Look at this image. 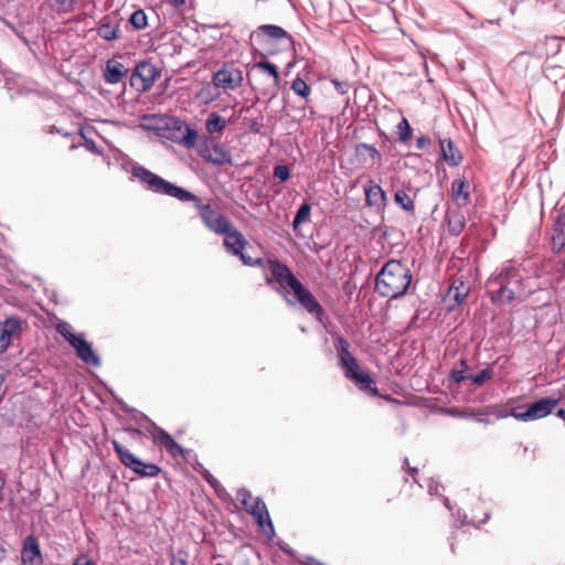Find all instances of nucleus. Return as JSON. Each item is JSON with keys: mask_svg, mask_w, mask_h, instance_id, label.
<instances>
[{"mask_svg": "<svg viewBox=\"0 0 565 565\" xmlns=\"http://www.w3.org/2000/svg\"><path fill=\"white\" fill-rule=\"evenodd\" d=\"M291 89L302 98H307L311 92L310 86L299 76L292 81Z\"/></svg>", "mask_w": 565, "mask_h": 565, "instance_id": "obj_43", "label": "nucleus"}, {"mask_svg": "<svg viewBox=\"0 0 565 565\" xmlns=\"http://www.w3.org/2000/svg\"><path fill=\"white\" fill-rule=\"evenodd\" d=\"M559 402V397L545 396L526 406L509 407L508 414L520 422H533L551 415Z\"/></svg>", "mask_w": 565, "mask_h": 565, "instance_id": "obj_6", "label": "nucleus"}, {"mask_svg": "<svg viewBox=\"0 0 565 565\" xmlns=\"http://www.w3.org/2000/svg\"><path fill=\"white\" fill-rule=\"evenodd\" d=\"M514 298V291L508 288V285H500V288L491 295V301L494 305L509 303Z\"/></svg>", "mask_w": 565, "mask_h": 565, "instance_id": "obj_30", "label": "nucleus"}, {"mask_svg": "<svg viewBox=\"0 0 565 565\" xmlns=\"http://www.w3.org/2000/svg\"><path fill=\"white\" fill-rule=\"evenodd\" d=\"M311 215V204L308 201H303L296 211L292 230L298 235V228L301 224L309 221Z\"/></svg>", "mask_w": 565, "mask_h": 565, "instance_id": "obj_27", "label": "nucleus"}, {"mask_svg": "<svg viewBox=\"0 0 565 565\" xmlns=\"http://www.w3.org/2000/svg\"><path fill=\"white\" fill-rule=\"evenodd\" d=\"M222 235H224L223 245L226 252L238 257L244 265L255 266L263 262L262 258H253L247 254V249H252V246L248 244L244 235L234 228L233 225L228 232L223 233Z\"/></svg>", "mask_w": 565, "mask_h": 565, "instance_id": "obj_7", "label": "nucleus"}, {"mask_svg": "<svg viewBox=\"0 0 565 565\" xmlns=\"http://www.w3.org/2000/svg\"><path fill=\"white\" fill-rule=\"evenodd\" d=\"M460 363L462 365V369H460V370L454 369V370H451L450 375H449V380L455 384H460L467 379V375H466V369L468 367L467 362H466V360H461Z\"/></svg>", "mask_w": 565, "mask_h": 565, "instance_id": "obj_46", "label": "nucleus"}, {"mask_svg": "<svg viewBox=\"0 0 565 565\" xmlns=\"http://www.w3.org/2000/svg\"><path fill=\"white\" fill-rule=\"evenodd\" d=\"M332 83H333V85H334V87H335V89H337V92H338V93H340V94H342V95L347 94V92H348V87H349L348 83H345V82H339V81H337V79H335V81H333Z\"/></svg>", "mask_w": 565, "mask_h": 565, "instance_id": "obj_59", "label": "nucleus"}, {"mask_svg": "<svg viewBox=\"0 0 565 565\" xmlns=\"http://www.w3.org/2000/svg\"><path fill=\"white\" fill-rule=\"evenodd\" d=\"M73 565H95V563L88 555L81 554L76 557Z\"/></svg>", "mask_w": 565, "mask_h": 565, "instance_id": "obj_55", "label": "nucleus"}, {"mask_svg": "<svg viewBox=\"0 0 565 565\" xmlns=\"http://www.w3.org/2000/svg\"><path fill=\"white\" fill-rule=\"evenodd\" d=\"M266 273V282H300L292 274L290 268L277 259H267L266 266H264Z\"/></svg>", "mask_w": 565, "mask_h": 565, "instance_id": "obj_12", "label": "nucleus"}, {"mask_svg": "<svg viewBox=\"0 0 565 565\" xmlns=\"http://www.w3.org/2000/svg\"><path fill=\"white\" fill-rule=\"evenodd\" d=\"M79 135L81 137L84 139V147L93 152V153H96V154H102V150L99 149V147L96 145V142L93 140V139H89L87 138L85 135H84V131L83 129L79 130Z\"/></svg>", "mask_w": 565, "mask_h": 565, "instance_id": "obj_51", "label": "nucleus"}, {"mask_svg": "<svg viewBox=\"0 0 565 565\" xmlns=\"http://www.w3.org/2000/svg\"><path fill=\"white\" fill-rule=\"evenodd\" d=\"M213 141H214V138L209 137V136H203L201 138H198L195 146L198 148V153L204 161H205V157H207V154L211 153V148H212Z\"/></svg>", "mask_w": 565, "mask_h": 565, "instance_id": "obj_40", "label": "nucleus"}, {"mask_svg": "<svg viewBox=\"0 0 565 565\" xmlns=\"http://www.w3.org/2000/svg\"><path fill=\"white\" fill-rule=\"evenodd\" d=\"M126 73H127V70L125 68V66L121 63H119L115 60H109L106 63L104 78H105V82L108 84H117L124 78Z\"/></svg>", "mask_w": 565, "mask_h": 565, "instance_id": "obj_20", "label": "nucleus"}, {"mask_svg": "<svg viewBox=\"0 0 565 565\" xmlns=\"http://www.w3.org/2000/svg\"><path fill=\"white\" fill-rule=\"evenodd\" d=\"M444 505H445L449 511H452V504H451V501L449 500V498L444 497Z\"/></svg>", "mask_w": 565, "mask_h": 565, "instance_id": "obj_64", "label": "nucleus"}, {"mask_svg": "<svg viewBox=\"0 0 565 565\" xmlns=\"http://www.w3.org/2000/svg\"><path fill=\"white\" fill-rule=\"evenodd\" d=\"M56 331L72 347L77 359L84 364L93 367H100L102 359L82 332H73L72 326L66 321L56 324Z\"/></svg>", "mask_w": 565, "mask_h": 565, "instance_id": "obj_5", "label": "nucleus"}, {"mask_svg": "<svg viewBox=\"0 0 565 565\" xmlns=\"http://www.w3.org/2000/svg\"><path fill=\"white\" fill-rule=\"evenodd\" d=\"M394 202L401 206L404 211L414 214L415 205L413 200L404 190H397L394 194Z\"/></svg>", "mask_w": 565, "mask_h": 565, "instance_id": "obj_34", "label": "nucleus"}, {"mask_svg": "<svg viewBox=\"0 0 565 565\" xmlns=\"http://www.w3.org/2000/svg\"><path fill=\"white\" fill-rule=\"evenodd\" d=\"M257 31L270 39L286 40L289 44L292 43V36L280 25L262 24L257 28Z\"/></svg>", "mask_w": 565, "mask_h": 565, "instance_id": "obj_22", "label": "nucleus"}, {"mask_svg": "<svg viewBox=\"0 0 565 565\" xmlns=\"http://www.w3.org/2000/svg\"><path fill=\"white\" fill-rule=\"evenodd\" d=\"M465 224L466 220L459 213L450 214L447 217L448 232L454 236H458L462 232Z\"/></svg>", "mask_w": 565, "mask_h": 565, "instance_id": "obj_31", "label": "nucleus"}, {"mask_svg": "<svg viewBox=\"0 0 565 565\" xmlns=\"http://www.w3.org/2000/svg\"><path fill=\"white\" fill-rule=\"evenodd\" d=\"M0 323H3L4 330L14 340L22 337L26 322L21 317L12 315L6 316Z\"/></svg>", "mask_w": 565, "mask_h": 565, "instance_id": "obj_19", "label": "nucleus"}, {"mask_svg": "<svg viewBox=\"0 0 565 565\" xmlns=\"http://www.w3.org/2000/svg\"><path fill=\"white\" fill-rule=\"evenodd\" d=\"M226 120L217 113H211L205 120V129L209 134H220L226 128Z\"/></svg>", "mask_w": 565, "mask_h": 565, "instance_id": "obj_28", "label": "nucleus"}, {"mask_svg": "<svg viewBox=\"0 0 565 565\" xmlns=\"http://www.w3.org/2000/svg\"><path fill=\"white\" fill-rule=\"evenodd\" d=\"M555 415L565 422V408H557Z\"/></svg>", "mask_w": 565, "mask_h": 565, "instance_id": "obj_62", "label": "nucleus"}, {"mask_svg": "<svg viewBox=\"0 0 565 565\" xmlns=\"http://www.w3.org/2000/svg\"><path fill=\"white\" fill-rule=\"evenodd\" d=\"M129 23L136 29V30H142L148 24V19L143 10L138 9L134 11L129 18Z\"/></svg>", "mask_w": 565, "mask_h": 565, "instance_id": "obj_41", "label": "nucleus"}, {"mask_svg": "<svg viewBox=\"0 0 565 565\" xmlns=\"http://www.w3.org/2000/svg\"><path fill=\"white\" fill-rule=\"evenodd\" d=\"M440 149H441V157L450 166V167H458L463 157L460 150L456 147L454 141L451 139H443L440 140Z\"/></svg>", "mask_w": 565, "mask_h": 565, "instance_id": "obj_18", "label": "nucleus"}, {"mask_svg": "<svg viewBox=\"0 0 565 565\" xmlns=\"http://www.w3.org/2000/svg\"><path fill=\"white\" fill-rule=\"evenodd\" d=\"M246 512L250 514L258 527V531L271 540L276 532L274 523L270 519L266 503L260 497L254 499L253 504L246 509Z\"/></svg>", "mask_w": 565, "mask_h": 565, "instance_id": "obj_9", "label": "nucleus"}, {"mask_svg": "<svg viewBox=\"0 0 565 565\" xmlns=\"http://www.w3.org/2000/svg\"><path fill=\"white\" fill-rule=\"evenodd\" d=\"M162 469L156 463L142 461L137 475L141 478H154L161 473Z\"/></svg>", "mask_w": 565, "mask_h": 565, "instance_id": "obj_37", "label": "nucleus"}, {"mask_svg": "<svg viewBox=\"0 0 565 565\" xmlns=\"http://www.w3.org/2000/svg\"><path fill=\"white\" fill-rule=\"evenodd\" d=\"M490 518H491V513H490V511H487V512H484L483 519L478 522L475 521L473 519L468 520V515L466 514V512L459 509L457 511V521H459V525H457V526L459 527V526H463L467 524H471L476 527H479L480 525L486 524L490 520Z\"/></svg>", "mask_w": 565, "mask_h": 565, "instance_id": "obj_36", "label": "nucleus"}, {"mask_svg": "<svg viewBox=\"0 0 565 565\" xmlns=\"http://www.w3.org/2000/svg\"><path fill=\"white\" fill-rule=\"evenodd\" d=\"M211 488L214 490L215 494H216L220 499H222V500H224V499H226V498H228V497H230L228 492H227V491H226V489L221 484V482H220V481H217L216 483H214Z\"/></svg>", "mask_w": 565, "mask_h": 565, "instance_id": "obj_53", "label": "nucleus"}, {"mask_svg": "<svg viewBox=\"0 0 565 565\" xmlns=\"http://www.w3.org/2000/svg\"><path fill=\"white\" fill-rule=\"evenodd\" d=\"M193 469L202 477V479L212 487L218 480L207 470L198 459L193 465Z\"/></svg>", "mask_w": 565, "mask_h": 565, "instance_id": "obj_44", "label": "nucleus"}, {"mask_svg": "<svg viewBox=\"0 0 565 565\" xmlns=\"http://www.w3.org/2000/svg\"><path fill=\"white\" fill-rule=\"evenodd\" d=\"M278 547L286 555H288L290 557H295L296 556V551L292 547H290L287 543L279 542L278 543Z\"/></svg>", "mask_w": 565, "mask_h": 565, "instance_id": "obj_56", "label": "nucleus"}, {"mask_svg": "<svg viewBox=\"0 0 565 565\" xmlns=\"http://www.w3.org/2000/svg\"><path fill=\"white\" fill-rule=\"evenodd\" d=\"M11 337L4 330L3 323H0V354L4 353L12 343Z\"/></svg>", "mask_w": 565, "mask_h": 565, "instance_id": "obj_49", "label": "nucleus"}, {"mask_svg": "<svg viewBox=\"0 0 565 565\" xmlns=\"http://www.w3.org/2000/svg\"><path fill=\"white\" fill-rule=\"evenodd\" d=\"M509 405H487L483 408L468 413V412H451V415H456L461 418H472L478 423L491 424L493 419H501L509 417Z\"/></svg>", "mask_w": 565, "mask_h": 565, "instance_id": "obj_11", "label": "nucleus"}, {"mask_svg": "<svg viewBox=\"0 0 565 565\" xmlns=\"http://www.w3.org/2000/svg\"><path fill=\"white\" fill-rule=\"evenodd\" d=\"M430 145H431L430 138L425 135H422V136L417 137V139H416V148L418 150H424Z\"/></svg>", "mask_w": 565, "mask_h": 565, "instance_id": "obj_54", "label": "nucleus"}, {"mask_svg": "<svg viewBox=\"0 0 565 565\" xmlns=\"http://www.w3.org/2000/svg\"><path fill=\"white\" fill-rule=\"evenodd\" d=\"M565 246V224H561L558 218H555L553 224L552 234V248L554 252L559 253Z\"/></svg>", "mask_w": 565, "mask_h": 565, "instance_id": "obj_26", "label": "nucleus"}, {"mask_svg": "<svg viewBox=\"0 0 565 565\" xmlns=\"http://www.w3.org/2000/svg\"><path fill=\"white\" fill-rule=\"evenodd\" d=\"M205 161L215 166H223L232 162L231 154L214 139L211 153L205 157Z\"/></svg>", "mask_w": 565, "mask_h": 565, "instance_id": "obj_21", "label": "nucleus"}, {"mask_svg": "<svg viewBox=\"0 0 565 565\" xmlns=\"http://www.w3.org/2000/svg\"><path fill=\"white\" fill-rule=\"evenodd\" d=\"M168 2L175 9L178 8H181L184 3H185V0H168Z\"/></svg>", "mask_w": 565, "mask_h": 565, "instance_id": "obj_60", "label": "nucleus"}, {"mask_svg": "<svg viewBox=\"0 0 565 565\" xmlns=\"http://www.w3.org/2000/svg\"><path fill=\"white\" fill-rule=\"evenodd\" d=\"M188 554L183 550L171 553L170 565H188Z\"/></svg>", "mask_w": 565, "mask_h": 565, "instance_id": "obj_50", "label": "nucleus"}, {"mask_svg": "<svg viewBox=\"0 0 565 565\" xmlns=\"http://www.w3.org/2000/svg\"><path fill=\"white\" fill-rule=\"evenodd\" d=\"M274 177L281 182H286L290 179V169L286 164H276L274 167Z\"/></svg>", "mask_w": 565, "mask_h": 565, "instance_id": "obj_47", "label": "nucleus"}, {"mask_svg": "<svg viewBox=\"0 0 565 565\" xmlns=\"http://www.w3.org/2000/svg\"><path fill=\"white\" fill-rule=\"evenodd\" d=\"M403 469L409 475L412 476L413 478H415V476L417 475L418 470L417 468L415 467H411L409 466V462H408V458H404V461H403Z\"/></svg>", "mask_w": 565, "mask_h": 565, "instance_id": "obj_58", "label": "nucleus"}, {"mask_svg": "<svg viewBox=\"0 0 565 565\" xmlns=\"http://www.w3.org/2000/svg\"><path fill=\"white\" fill-rule=\"evenodd\" d=\"M75 2L76 0H47L50 9L58 14L72 12Z\"/></svg>", "mask_w": 565, "mask_h": 565, "instance_id": "obj_35", "label": "nucleus"}, {"mask_svg": "<svg viewBox=\"0 0 565 565\" xmlns=\"http://www.w3.org/2000/svg\"><path fill=\"white\" fill-rule=\"evenodd\" d=\"M332 338L337 350L338 365L343 371L344 376L361 391L372 396H379L374 377L361 367L356 358L351 353L350 342L340 334H335Z\"/></svg>", "mask_w": 565, "mask_h": 565, "instance_id": "obj_3", "label": "nucleus"}, {"mask_svg": "<svg viewBox=\"0 0 565 565\" xmlns=\"http://www.w3.org/2000/svg\"><path fill=\"white\" fill-rule=\"evenodd\" d=\"M119 28L118 25H115L110 22H102L100 25L97 28V34L106 40V41H113L118 38Z\"/></svg>", "mask_w": 565, "mask_h": 565, "instance_id": "obj_32", "label": "nucleus"}, {"mask_svg": "<svg viewBox=\"0 0 565 565\" xmlns=\"http://www.w3.org/2000/svg\"><path fill=\"white\" fill-rule=\"evenodd\" d=\"M276 292L282 297L288 305H300L316 320L322 322L326 311L317 298L306 288V285H271Z\"/></svg>", "mask_w": 565, "mask_h": 565, "instance_id": "obj_4", "label": "nucleus"}, {"mask_svg": "<svg viewBox=\"0 0 565 565\" xmlns=\"http://www.w3.org/2000/svg\"><path fill=\"white\" fill-rule=\"evenodd\" d=\"M190 127L184 120L171 117L166 121V125L163 128H161L162 132H171L174 130H178L179 128H186Z\"/></svg>", "mask_w": 565, "mask_h": 565, "instance_id": "obj_45", "label": "nucleus"}, {"mask_svg": "<svg viewBox=\"0 0 565 565\" xmlns=\"http://www.w3.org/2000/svg\"><path fill=\"white\" fill-rule=\"evenodd\" d=\"M105 391L115 399L119 405L120 409L127 415H132V419L136 424L145 429V434L148 435L156 445L163 447L167 452L173 458L186 459L193 451L184 448L162 427L158 426L150 417L146 414L138 412L136 408L129 406L121 397L117 396L114 390L106 383L102 382Z\"/></svg>", "mask_w": 565, "mask_h": 565, "instance_id": "obj_2", "label": "nucleus"}, {"mask_svg": "<svg viewBox=\"0 0 565 565\" xmlns=\"http://www.w3.org/2000/svg\"><path fill=\"white\" fill-rule=\"evenodd\" d=\"M22 565H43L44 558L38 539L30 534L22 542Z\"/></svg>", "mask_w": 565, "mask_h": 565, "instance_id": "obj_13", "label": "nucleus"}, {"mask_svg": "<svg viewBox=\"0 0 565 565\" xmlns=\"http://www.w3.org/2000/svg\"><path fill=\"white\" fill-rule=\"evenodd\" d=\"M487 282H522V277L518 275V270L511 266H503L498 276L489 278Z\"/></svg>", "mask_w": 565, "mask_h": 565, "instance_id": "obj_25", "label": "nucleus"}, {"mask_svg": "<svg viewBox=\"0 0 565 565\" xmlns=\"http://www.w3.org/2000/svg\"><path fill=\"white\" fill-rule=\"evenodd\" d=\"M252 132L258 134L260 131V127L257 122H253L249 127Z\"/></svg>", "mask_w": 565, "mask_h": 565, "instance_id": "obj_63", "label": "nucleus"}, {"mask_svg": "<svg viewBox=\"0 0 565 565\" xmlns=\"http://www.w3.org/2000/svg\"><path fill=\"white\" fill-rule=\"evenodd\" d=\"M392 285H374V290L379 292L381 296H388L391 299H398L403 297L411 289L412 285H403V287L398 290H393L391 294L388 289H391ZM416 285H413V290H415Z\"/></svg>", "mask_w": 565, "mask_h": 565, "instance_id": "obj_29", "label": "nucleus"}, {"mask_svg": "<svg viewBox=\"0 0 565 565\" xmlns=\"http://www.w3.org/2000/svg\"><path fill=\"white\" fill-rule=\"evenodd\" d=\"M355 153L359 158L369 156L373 162L381 160V154L379 150L373 146L366 142H360L355 146Z\"/></svg>", "mask_w": 565, "mask_h": 565, "instance_id": "obj_33", "label": "nucleus"}, {"mask_svg": "<svg viewBox=\"0 0 565 565\" xmlns=\"http://www.w3.org/2000/svg\"><path fill=\"white\" fill-rule=\"evenodd\" d=\"M257 67L267 73L269 76H271L276 83V85L279 84L280 77L278 73V67L271 63L270 61L264 58L259 61L257 64Z\"/></svg>", "mask_w": 565, "mask_h": 565, "instance_id": "obj_42", "label": "nucleus"}, {"mask_svg": "<svg viewBox=\"0 0 565 565\" xmlns=\"http://www.w3.org/2000/svg\"><path fill=\"white\" fill-rule=\"evenodd\" d=\"M127 164L130 166V181L137 180L146 191L174 198L183 203L191 202L198 210L205 227L216 234H223L231 230L232 223L222 213L217 212L210 203H203L202 199L191 191L163 179L130 159L127 160Z\"/></svg>", "mask_w": 565, "mask_h": 565, "instance_id": "obj_1", "label": "nucleus"}, {"mask_svg": "<svg viewBox=\"0 0 565 565\" xmlns=\"http://www.w3.org/2000/svg\"><path fill=\"white\" fill-rule=\"evenodd\" d=\"M493 376V370L491 366H487L482 370H480L478 373L476 374H471L469 376L470 381L477 385V386H482L483 384H486L489 380H491Z\"/></svg>", "mask_w": 565, "mask_h": 565, "instance_id": "obj_38", "label": "nucleus"}, {"mask_svg": "<svg viewBox=\"0 0 565 565\" xmlns=\"http://www.w3.org/2000/svg\"><path fill=\"white\" fill-rule=\"evenodd\" d=\"M301 565H324L313 556H305L303 559H298Z\"/></svg>", "mask_w": 565, "mask_h": 565, "instance_id": "obj_57", "label": "nucleus"}, {"mask_svg": "<svg viewBox=\"0 0 565 565\" xmlns=\"http://www.w3.org/2000/svg\"><path fill=\"white\" fill-rule=\"evenodd\" d=\"M469 292L470 285H448L447 297L452 296L454 299V303L448 305V310L451 311L460 306Z\"/></svg>", "mask_w": 565, "mask_h": 565, "instance_id": "obj_23", "label": "nucleus"}, {"mask_svg": "<svg viewBox=\"0 0 565 565\" xmlns=\"http://www.w3.org/2000/svg\"><path fill=\"white\" fill-rule=\"evenodd\" d=\"M237 500L241 502L242 508L246 511L250 505L249 501L253 499L252 492L246 488H239L237 490Z\"/></svg>", "mask_w": 565, "mask_h": 565, "instance_id": "obj_48", "label": "nucleus"}, {"mask_svg": "<svg viewBox=\"0 0 565 565\" xmlns=\"http://www.w3.org/2000/svg\"><path fill=\"white\" fill-rule=\"evenodd\" d=\"M50 132L51 134H60V135H63L64 137H67L68 134L66 132H62L60 128H57L56 126H51L50 127Z\"/></svg>", "mask_w": 565, "mask_h": 565, "instance_id": "obj_61", "label": "nucleus"}, {"mask_svg": "<svg viewBox=\"0 0 565 565\" xmlns=\"http://www.w3.org/2000/svg\"><path fill=\"white\" fill-rule=\"evenodd\" d=\"M242 82V72L237 68H221L213 75V84L217 88L235 89Z\"/></svg>", "mask_w": 565, "mask_h": 565, "instance_id": "obj_14", "label": "nucleus"}, {"mask_svg": "<svg viewBox=\"0 0 565 565\" xmlns=\"http://www.w3.org/2000/svg\"><path fill=\"white\" fill-rule=\"evenodd\" d=\"M159 76L160 71L151 62L141 61L131 73L130 86L139 93L148 92Z\"/></svg>", "mask_w": 565, "mask_h": 565, "instance_id": "obj_8", "label": "nucleus"}, {"mask_svg": "<svg viewBox=\"0 0 565 565\" xmlns=\"http://www.w3.org/2000/svg\"><path fill=\"white\" fill-rule=\"evenodd\" d=\"M161 137L177 142L188 149L195 147L199 135L192 127L179 128L171 132H161Z\"/></svg>", "mask_w": 565, "mask_h": 565, "instance_id": "obj_15", "label": "nucleus"}, {"mask_svg": "<svg viewBox=\"0 0 565 565\" xmlns=\"http://www.w3.org/2000/svg\"><path fill=\"white\" fill-rule=\"evenodd\" d=\"M396 132L398 135V140L403 143L409 140L413 134V129L407 120V118L402 117L401 121L396 126Z\"/></svg>", "mask_w": 565, "mask_h": 565, "instance_id": "obj_39", "label": "nucleus"}, {"mask_svg": "<svg viewBox=\"0 0 565 565\" xmlns=\"http://www.w3.org/2000/svg\"><path fill=\"white\" fill-rule=\"evenodd\" d=\"M413 282L409 268L401 260H388L376 274L374 282Z\"/></svg>", "mask_w": 565, "mask_h": 565, "instance_id": "obj_10", "label": "nucleus"}, {"mask_svg": "<svg viewBox=\"0 0 565 565\" xmlns=\"http://www.w3.org/2000/svg\"><path fill=\"white\" fill-rule=\"evenodd\" d=\"M113 449L116 452L119 461L128 469L134 471L136 475L142 465V459L130 452L124 447L118 440H111Z\"/></svg>", "mask_w": 565, "mask_h": 565, "instance_id": "obj_16", "label": "nucleus"}, {"mask_svg": "<svg viewBox=\"0 0 565 565\" xmlns=\"http://www.w3.org/2000/svg\"><path fill=\"white\" fill-rule=\"evenodd\" d=\"M469 182L466 179H455L451 183V191L454 198L459 202L460 205H467L470 199L468 191Z\"/></svg>", "mask_w": 565, "mask_h": 565, "instance_id": "obj_24", "label": "nucleus"}, {"mask_svg": "<svg viewBox=\"0 0 565 565\" xmlns=\"http://www.w3.org/2000/svg\"><path fill=\"white\" fill-rule=\"evenodd\" d=\"M427 488H428V493L430 495H440L439 488H443V486L439 483V481L430 478L428 480Z\"/></svg>", "mask_w": 565, "mask_h": 565, "instance_id": "obj_52", "label": "nucleus"}, {"mask_svg": "<svg viewBox=\"0 0 565 565\" xmlns=\"http://www.w3.org/2000/svg\"><path fill=\"white\" fill-rule=\"evenodd\" d=\"M365 201L369 206L382 209L386 204V193L382 186L370 180L364 185Z\"/></svg>", "mask_w": 565, "mask_h": 565, "instance_id": "obj_17", "label": "nucleus"}]
</instances>
